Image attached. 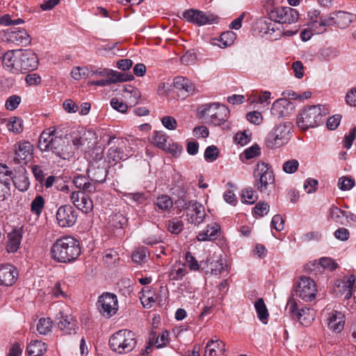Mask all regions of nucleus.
I'll return each mask as SVG.
<instances>
[{
  "label": "nucleus",
  "instance_id": "nucleus-46",
  "mask_svg": "<svg viewBox=\"0 0 356 356\" xmlns=\"http://www.w3.org/2000/svg\"><path fill=\"white\" fill-rule=\"evenodd\" d=\"M71 74H72V76L75 80H79L81 77H86V78L92 77V70H90L88 67H77L72 70Z\"/></svg>",
  "mask_w": 356,
  "mask_h": 356
},
{
  "label": "nucleus",
  "instance_id": "nucleus-60",
  "mask_svg": "<svg viewBox=\"0 0 356 356\" xmlns=\"http://www.w3.org/2000/svg\"><path fill=\"white\" fill-rule=\"evenodd\" d=\"M30 168L35 179L40 184H42L44 181V173L42 167L38 165H32Z\"/></svg>",
  "mask_w": 356,
  "mask_h": 356
},
{
  "label": "nucleus",
  "instance_id": "nucleus-50",
  "mask_svg": "<svg viewBox=\"0 0 356 356\" xmlns=\"http://www.w3.org/2000/svg\"><path fill=\"white\" fill-rule=\"evenodd\" d=\"M218 154V148L215 145H211L206 148L204 156L206 161L213 162L217 159Z\"/></svg>",
  "mask_w": 356,
  "mask_h": 356
},
{
  "label": "nucleus",
  "instance_id": "nucleus-34",
  "mask_svg": "<svg viewBox=\"0 0 356 356\" xmlns=\"http://www.w3.org/2000/svg\"><path fill=\"white\" fill-rule=\"evenodd\" d=\"M346 213H347V212L345 211H343L339 207L332 205L328 211L327 220H332L339 225H343V218L345 217Z\"/></svg>",
  "mask_w": 356,
  "mask_h": 356
},
{
  "label": "nucleus",
  "instance_id": "nucleus-38",
  "mask_svg": "<svg viewBox=\"0 0 356 356\" xmlns=\"http://www.w3.org/2000/svg\"><path fill=\"white\" fill-rule=\"evenodd\" d=\"M355 282V277L351 275L348 277H345L342 281V288H344L345 298L349 299L353 296V291L354 288V284Z\"/></svg>",
  "mask_w": 356,
  "mask_h": 356
},
{
  "label": "nucleus",
  "instance_id": "nucleus-7",
  "mask_svg": "<svg viewBox=\"0 0 356 356\" xmlns=\"http://www.w3.org/2000/svg\"><path fill=\"white\" fill-rule=\"evenodd\" d=\"M182 17L187 22L198 26L217 24L219 20L217 15L210 12H204L194 8L186 10L182 14Z\"/></svg>",
  "mask_w": 356,
  "mask_h": 356
},
{
  "label": "nucleus",
  "instance_id": "nucleus-27",
  "mask_svg": "<svg viewBox=\"0 0 356 356\" xmlns=\"http://www.w3.org/2000/svg\"><path fill=\"white\" fill-rule=\"evenodd\" d=\"M334 24L341 29L348 26L355 19V15L344 11H337L334 13Z\"/></svg>",
  "mask_w": 356,
  "mask_h": 356
},
{
  "label": "nucleus",
  "instance_id": "nucleus-53",
  "mask_svg": "<svg viewBox=\"0 0 356 356\" xmlns=\"http://www.w3.org/2000/svg\"><path fill=\"white\" fill-rule=\"evenodd\" d=\"M21 102V97L17 95L10 96L5 104V107L8 111L15 110Z\"/></svg>",
  "mask_w": 356,
  "mask_h": 356
},
{
  "label": "nucleus",
  "instance_id": "nucleus-56",
  "mask_svg": "<svg viewBox=\"0 0 356 356\" xmlns=\"http://www.w3.org/2000/svg\"><path fill=\"white\" fill-rule=\"evenodd\" d=\"M241 197L248 204H253L257 199L254 191L251 188H245L242 191Z\"/></svg>",
  "mask_w": 356,
  "mask_h": 356
},
{
  "label": "nucleus",
  "instance_id": "nucleus-15",
  "mask_svg": "<svg viewBox=\"0 0 356 356\" xmlns=\"http://www.w3.org/2000/svg\"><path fill=\"white\" fill-rule=\"evenodd\" d=\"M18 276L17 268L10 264L0 265V284L5 286H12L15 283Z\"/></svg>",
  "mask_w": 356,
  "mask_h": 356
},
{
  "label": "nucleus",
  "instance_id": "nucleus-62",
  "mask_svg": "<svg viewBox=\"0 0 356 356\" xmlns=\"http://www.w3.org/2000/svg\"><path fill=\"white\" fill-rule=\"evenodd\" d=\"M243 154L247 159L254 158L260 154V147L257 144H254L252 147L246 149Z\"/></svg>",
  "mask_w": 356,
  "mask_h": 356
},
{
  "label": "nucleus",
  "instance_id": "nucleus-21",
  "mask_svg": "<svg viewBox=\"0 0 356 356\" xmlns=\"http://www.w3.org/2000/svg\"><path fill=\"white\" fill-rule=\"evenodd\" d=\"M33 146L28 141L19 142L16 144L15 156L13 159L15 163L19 164L26 161L32 154Z\"/></svg>",
  "mask_w": 356,
  "mask_h": 356
},
{
  "label": "nucleus",
  "instance_id": "nucleus-26",
  "mask_svg": "<svg viewBox=\"0 0 356 356\" xmlns=\"http://www.w3.org/2000/svg\"><path fill=\"white\" fill-rule=\"evenodd\" d=\"M220 227L216 222L207 225V229L198 234L197 238L199 241H212L217 238Z\"/></svg>",
  "mask_w": 356,
  "mask_h": 356
},
{
  "label": "nucleus",
  "instance_id": "nucleus-29",
  "mask_svg": "<svg viewBox=\"0 0 356 356\" xmlns=\"http://www.w3.org/2000/svg\"><path fill=\"white\" fill-rule=\"evenodd\" d=\"M190 215L189 222L192 224L200 225L204 221L206 216L204 207L200 202H195Z\"/></svg>",
  "mask_w": 356,
  "mask_h": 356
},
{
  "label": "nucleus",
  "instance_id": "nucleus-14",
  "mask_svg": "<svg viewBox=\"0 0 356 356\" xmlns=\"http://www.w3.org/2000/svg\"><path fill=\"white\" fill-rule=\"evenodd\" d=\"M295 109L293 104L286 98L277 99L270 108L271 115L277 118H284L289 116Z\"/></svg>",
  "mask_w": 356,
  "mask_h": 356
},
{
  "label": "nucleus",
  "instance_id": "nucleus-10",
  "mask_svg": "<svg viewBox=\"0 0 356 356\" xmlns=\"http://www.w3.org/2000/svg\"><path fill=\"white\" fill-rule=\"evenodd\" d=\"M269 15L274 22L282 24H293L299 17L298 12L290 7L275 8L270 10Z\"/></svg>",
  "mask_w": 356,
  "mask_h": 356
},
{
  "label": "nucleus",
  "instance_id": "nucleus-30",
  "mask_svg": "<svg viewBox=\"0 0 356 356\" xmlns=\"http://www.w3.org/2000/svg\"><path fill=\"white\" fill-rule=\"evenodd\" d=\"M47 346L45 343L35 340L30 342L26 348L29 356H42L47 351Z\"/></svg>",
  "mask_w": 356,
  "mask_h": 356
},
{
  "label": "nucleus",
  "instance_id": "nucleus-57",
  "mask_svg": "<svg viewBox=\"0 0 356 356\" xmlns=\"http://www.w3.org/2000/svg\"><path fill=\"white\" fill-rule=\"evenodd\" d=\"M269 205L265 202H259L254 207V213L260 217L266 215L269 211Z\"/></svg>",
  "mask_w": 356,
  "mask_h": 356
},
{
  "label": "nucleus",
  "instance_id": "nucleus-4",
  "mask_svg": "<svg viewBox=\"0 0 356 356\" xmlns=\"http://www.w3.org/2000/svg\"><path fill=\"white\" fill-rule=\"evenodd\" d=\"M200 113L206 123L220 126L227 120L229 109L218 103L207 104L202 106Z\"/></svg>",
  "mask_w": 356,
  "mask_h": 356
},
{
  "label": "nucleus",
  "instance_id": "nucleus-55",
  "mask_svg": "<svg viewBox=\"0 0 356 356\" xmlns=\"http://www.w3.org/2000/svg\"><path fill=\"white\" fill-rule=\"evenodd\" d=\"M299 162L296 159H291L283 163L282 169L288 174L294 173L298 168Z\"/></svg>",
  "mask_w": 356,
  "mask_h": 356
},
{
  "label": "nucleus",
  "instance_id": "nucleus-2",
  "mask_svg": "<svg viewBox=\"0 0 356 356\" xmlns=\"http://www.w3.org/2000/svg\"><path fill=\"white\" fill-rule=\"evenodd\" d=\"M135 334L129 330H120L115 332L109 339L111 349L118 354H127L136 346Z\"/></svg>",
  "mask_w": 356,
  "mask_h": 356
},
{
  "label": "nucleus",
  "instance_id": "nucleus-59",
  "mask_svg": "<svg viewBox=\"0 0 356 356\" xmlns=\"http://www.w3.org/2000/svg\"><path fill=\"white\" fill-rule=\"evenodd\" d=\"M354 185V180L346 177H341L338 181V186L342 191L350 190L353 187Z\"/></svg>",
  "mask_w": 356,
  "mask_h": 356
},
{
  "label": "nucleus",
  "instance_id": "nucleus-33",
  "mask_svg": "<svg viewBox=\"0 0 356 356\" xmlns=\"http://www.w3.org/2000/svg\"><path fill=\"white\" fill-rule=\"evenodd\" d=\"M13 183L15 186L22 192H24L28 190L30 182L26 170H24L19 173L17 176L13 178Z\"/></svg>",
  "mask_w": 356,
  "mask_h": 356
},
{
  "label": "nucleus",
  "instance_id": "nucleus-5",
  "mask_svg": "<svg viewBox=\"0 0 356 356\" xmlns=\"http://www.w3.org/2000/svg\"><path fill=\"white\" fill-rule=\"evenodd\" d=\"M292 127L293 124L289 122L276 125L266 138V146L270 149H275L286 144L291 138Z\"/></svg>",
  "mask_w": 356,
  "mask_h": 356
},
{
  "label": "nucleus",
  "instance_id": "nucleus-39",
  "mask_svg": "<svg viewBox=\"0 0 356 356\" xmlns=\"http://www.w3.org/2000/svg\"><path fill=\"white\" fill-rule=\"evenodd\" d=\"M134 79V76L131 74L111 70L110 79L112 83L131 81Z\"/></svg>",
  "mask_w": 356,
  "mask_h": 356
},
{
  "label": "nucleus",
  "instance_id": "nucleus-44",
  "mask_svg": "<svg viewBox=\"0 0 356 356\" xmlns=\"http://www.w3.org/2000/svg\"><path fill=\"white\" fill-rule=\"evenodd\" d=\"M7 128L14 134H19L23 131L22 121L18 117H11L7 124Z\"/></svg>",
  "mask_w": 356,
  "mask_h": 356
},
{
  "label": "nucleus",
  "instance_id": "nucleus-36",
  "mask_svg": "<svg viewBox=\"0 0 356 356\" xmlns=\"http://www.w3.org/2000/svg\"><path fill=\"white\" fill-rule=\"evenodd\" d=\"M254 307L259 319L264 324L267 323L269 316L268 309L262 298H259L254 303Z\"/></svg>",
  "mask_w": 356,
  "mask_h": 356
},
{
  "label": "nucleus",
  "instance_id": "nucleus-9",
  "mask_svg": "<svg viewBox=\"0 0 356 356\" xmlns=\"http://www.w3.org/2000/svg\"><path fill=\"white\" fill-rule=\"evenodd\" d=\"M97 307L103 316L109 318L115 314L118 309L117 296L111 293H104L99 297Z\"/></svg>",
  "mask_w": 356,
  "mask_h": 356
},
{
  "label": "nucleus",
  "instance_id": "nucleus-51",
  "mask_svg": "<svg viewBox=\"0 0 356 356\" xmlns=\"http://www.w3.org/2000/svg\"><path fill=\"white\" fill-rule=\"evenodd\" d=\"M186 268L184 267L174 266L169 272L168 277L171 280L177 281L181 280L186 275Z\"/></svg>",
  "mask_w": 356,
  "mask_h": 356
},
{
  "label": "nucleus",
  "instance_id": "nucleus-31",
  "mask_svg": "<svg viewBox=\"0 0 356 356\" xmlns=\"http://www.w3.org/2000/svg\"><path fill=\"white\" fill-rule=\"evenodd\" d=\"M22 234L19 230H14L8 235L6 250L8 252H15L19 249Z\"/></svg>",
  "mask_w": 356,
  "mask_h": 356
},
{
  "label": "nucleus",
  "instance_id": "nucleus-1",
  "mask_svg": "<svg viewBox=\"0 0 356 356\" xmlns=\"http://www.w3.org/2000/svg\"><path fill=\"white\" fill-rule=\"evenodd\" d=\"M50 254L51 259L59 263H70L81 254V246L78 240L70 236L56 239L53 243Z\"/></svg>",
  "mask_w": 356,
  "mask_h": 356
},
{
  "label": "nucleus",
  "instance_id": "nucleus-24",
  "mask_svg": "<svg viewBox=\"0 0 356 356\" xmlns=\"http://www.w3.org/2000/svg\"><path fill=\"white\" fill-rule=\"evenodd\" d=\"M58 326L64 334L68 335L76 334L79 329L77 321L70 316H62Z\"/></svg>",
  "mask_w": 356,
  "mask_h": 356
},
{
  "label": "nucleus",
  "instance_id": "nucleus-16",
  "mask_svg": "<svg viewBox=\"0 0 356 356\" xmlns=\"http://www.w3.org/2000/svg\"><path fill=\"white\" fill-rule=\"evenodd\" d=\"M70 200L78 209L85 213L90 212L93 208L92 201L86 193L72 192L70 195Z\"/></svg>",
  "mask_w": 356,
  "mask_h": 356
},
{
  "label": "nucleus",
  "instance_id": "nucleus-47",
  "mask_svg": "<svg viewBox=\"0 0 356 356\" xmlns=\"http://www.w3.org/2000/svg\"><path fill=\"white\" fill-rule=\"evenodd\" d=\"M166 137L165 136L157 131H154L152 136V143L159 148L162 149H166Z\"/></svg>",
  "mask_w": 356,
  "mask_h": 356
},
{
  "label": "nucleus",
  "instance_id": "nucleus-54",
  "mask_svg": "<svg viewBox=\"0 0 356 356\" xmlns=\"http://www.w3.org/2000/svg\"><path fill=\"white\" fill-rule=\"evenodd\" d=\"M268 23H269V19L266 17H261L257 19L254 26V31L261 34H266Z\"/></svg>",
  "mask_w": 356,
  "mask_h": 356
},
{
  "label": "nucleus",
  "instance_id": "nucleus-20",
  "mask_svg": "<svg viewBox=\"0 0 356 356\" xmlns=\"http://www.w3.org/2000/svg\"><path fill=\"white\" fill-rule=\"evenodd\" d=\"M344 315L337 310H332L327 314V327L335 332H340L344 327Z\"/></svg>",
  "mask_w": 356,
  "mask_h": 356
},
{
  "label": "nucleus",
  "instance_id": "nucleus-8",
  "mask_svg": "<svg viewBox=\"0 0 356 356\" xmlns=\"http://www.w3.org/2000/svg\"><path fill=\"white\" fill-rule=\"evenodd\" d=\"M316 285L312 279L306 276L299 278L296 286L297 296L305 302H310L316 298Z\"/></svg>",
  "mask_w": 356,
  "mask_h": 356
},
{
  "label": "nucleus",
  "instance_id": "nucleus-22",
  "mask_svg": "<svg viewBox=\"0 0 356 356\" xmlns=\"http://www.w3.org/2000/svg\"><path fill=\"white\" fill-rule=\"evenodd\" d=\"M94 136L95 134L92 131H83L81 135L79 133L74 131L70 138H72V143L78 149L80 147L89 148L91 145H93L94 143H92V140L94 139Z\"/></svg>",
  "mask_w": 356,
  "mask_h": 356
},
{
  "label": "nucleus",
  "instance_id": "nucleus-49",
  "mask_svg": "<svg viewBox=\"0 0 356 356\" xmlns=\"http://www.w3.org/2000/svg\"><path fill=\"white\" fill-rule=\"evenodd\" d=\"M52 322L50 318H40L37 325V330L40 334H47L51 328Z\"/></svg>",
  "mask_w": 356,
  "mask_h": 356
},
{
  "label": "nucleus",
  "instance_id": "nucleus-13",
  "mask_svg": "<svg viewBox=\"0 0 356 356\" xmlns=\"http://www.w3.org/2000/svg\"><path fill=\"white\" fill-rule=\"evenodd\" d=\"M72 139L65 135L62 136L60 135L58 140L54 143V149L53 152L58 156L63 159H70L72 158L75 151L76 150V147L74 144H71Z\"/></svg>",
  "mask_w": 356,
  "mask_h": 356
},
{
  "label": "nucleus",
  "instance_id": "nucleus-25",
  "mask_svg": "<svg viewBox=\"0 0 356 356\" xmlns=\"http://www.w3.org/2000/svg\"><path fill=\"white\" fill-rule=\"evenodd\" d=\"M8 40L17 44L29 43V35L25 29H13L8 30Z\"/></svg>",
  "mask_w": 356,
  "mask_h": 356
},
{
  "label": "nucleus",
  "instance_id": "nucleus-61",
  "mask_svg": "<svg viewBox=\"0 0 356 356\" xmlns=\"http://www.w3.org/2000/svg\"><path fill=\"white\" fill-rule=\"evenodd\" d=\"M24 22V21L21 18L12 19L10 16L8 15H5L2 16L0 19V24L4 26L18 25Z\"/></svg>",
  "mask_w": 356,
  "mask_h": 356
},
{
  "label": "nucleus",
  "instance_id": "nucleus-28",
  "mask_svg": "<svg viewBox=\"0 0 356 356\" xmlns=\"http://www.w3.org/2000/svg\"><path fill=\"white\" fill-rule=\"evenodd\" d=\"M73 183L77 188L81 189L82 193H94L95 185L89 181V178L83 175H76L74 177Z\"/></svg>",
  "mask_w": 356,
  "mask_h": 356
},
{
  "label": "nucleus",
  "instance_id": "nucleus-11",
  "mask_svg": "<svg viewBox=\"0 0 356 356\" xmlns=\"http://www.w3.org/2000/svg\"><path fill=\"white\" fill-rule=\"evenodd\" d=\"M56 216L58 225L63 228L72 227L77 220L76 211L69 204L60 206L56 211Z\"/></svg>",
  "mask_w": 356,
  "mask_h": 356
},
{
  "label": "nucleus",
  "instance_id": "nucleus-42",
  "mask_svg": "<svg viewBox=\"0 0 356 356\" xmlns=\"http://www.w3.org/2000/svg\"><path fill=\"white\" fill-rule=\"evenodd\" d=\"M296 316L299 322L305 326H307L310 324L311 321L314 320L312 315H310L309 314V309L307 307L299 309L297 312Z\"/></svg>",
  "mask_w": 356,
  "mask_h": 356
},
{
  "label": "nucleus",
  "instance_id": "nucleus-32",
  "mask_svg": "<svg viewBox=\"0 0 356 356\" xmlns=\"http://www.w3.org/2000/svg\"><path fill=\"white\" fill-rule=\"evenodd\" d=\"M124 98L129 102L131 106H135L138 99L140 97V91L132 86H126L124 88Z\"/></svg>",
  "mask_w": 356,
  "mask_h": 356
},
{
  "label": "nucleus",
  "instance_id": "nucleus-17",
  "mask_svg": "<svg viewBox=\"0 0 356 356\" xmlns=\"http://www.w3.org/2000/svg\"><path fill=\"white\" fill-rule=\"evenodd\" d=\"M60 135L56 129L52 131H43L38 140V147L41 151L54 149V143L58 140Z\"/></svg>",
  "mask_w": 356,
  "mask_h": 356
},
{
  "label": "nucleus",
  "instance_id": "nucleus-52",
  "mask_svg": "<svg viewBox=\"0 0 356 356\" xmlns=\"http://www.w3.org/2000/svg\"><path fill=\"white\" fill-rule=\"evenodd\" d=\"M235 39V34L232 31H226L222 33L220 36V42L221 47H226L231 45Z\"/></svg>",
  "mask_w": 356,
  "mask_h": 356
},
{
  "label": "nucleus",
  "instance_id": "nucleus-45",
  "mask_svg": "<svg viewBox=\"0 0 356 356\" xmlns=\"http://www.w3.org/2000/svg\"><path fill=\"white\" fill-rule=\"evenodd\" d=\"M334 24V13H331L329 17H319V21L318 23V29H314L318 33H323L325 31V26Z\"/></svg>",
  "mask_w": 356,
  "mask_h": 356
},
{
  "label": "nucleus",
  "instance_id": "nucleus-43",
  "mask_svg": "<svg viewBox=\"0 0 356 356\" xmlns=\"http://www.w3.org/2000/svg\"><path fill=\"white\" fill-rule=\"evenodd\" d=\"M44 207V200L40 195H37L31 203V211L40 216Z\"/></svg>",
  "mask_w": 356,
  "mask_h": 356
},
{
  "label": "nucleus",
  "instance_id": "nucleus-37",
  "mask_svg": "<svg viewBox=\"0 0 356 356\" xmlns=\"http://www.w3.org/2000/svg\"><path fill=\"white\" fill-rule=\"evenodd\" d=\"M107 158L109 162L112 161L116 163L120 160L127 159L128 156L119 147H111L108 150Z\"/></svg>",
  "mask_w": 356,
  "mask_h": 356
},
{
  "label": "nucleus",
  "instance_id": "nucleus-6",
  "mask_svg": "<svg viewBox=\"0 0 356 356\" xmlns=\"http://www.w3.org/2000/svg\"><path fill=\"white\" fill-rule=\"evenodd\" d=\"M254 186L261 193H264L269 185L273 184L275 177L270 166L263 161L258 162L254 171Z\"/></svg>",
  "mask_w": 356,
  "mask_h": 356
},
{
  "label": "nucleus",
  "instance_id": "nucleus-18",
  "mask_svg": "<svg viewBox=\"0 0 356 356\" xmlns=\"http://www.w3.org/2000/svg\"><path fill=\"white\" fill-rule=\"evenodd\" d=\"M22 63V73L32 71L37 68L38 59L36 54L31 50H18Z\"/></svg>",
  "mask_w": 356,
  "mask_h": 356
},
{
  "label": "nucleus",
  "instance_id": "nucleus-3",
  "mask_svg": "<svg viewBox=\"0 0 356 356\" xmlns=\"http://www.w3.org/2000/svg\"><path fill=\"white\" fill-rule=\"evenodd\" d=\"M321 105L309 106L301 110L296 119L298 127L302 131L314 128L323 122L325 113H322Z\"/></svg>",
  "mask_w": 356,
  "mask_h": 356
},
{
  "label": "nucleus",
  "instance_id": "nucleus-19",
  "mask_svg": "<svg viewBox=\"0 0 356 356\" xmlns=\"http://www.w3.org/2000/svg\"><path fill=\"white\" fill-rule=\"evenodd\" d=\"M174 87L179 96L183 98L192 95L195 91V85L188 79L184 76H177L174 79Z\"/></svg>",
  "mask_w": 356,
  "mask_h": 356
},
{
  "label": "nucleus",
  "instance_id": "nucleus-40",
  "mask_svg": "<svg viewBox=\"0 0 356 356\" xmlns=\"http://www.w3.org/2000/svg\"><path fill=\"white\" fill-rule=\"evenodd\" d=\"M17 50L8 51L2 56V63L3 67L8 71H12L13 67V62L16 58Z\"/></svg>",
  "mask_w": 356,
  "mask_h": 356
},
{
  "label": "nucleus",
  "instance_id": "nucleus-63",
  "mask_svg": "<svg viewBox=\"0 0 356 356\" xmlns=\"http://www.w3.org/2000/svg\"><path fill=\"white\" fill-rule=\"evenodd\" d=\"M10 195V182L0 180V201L5 200Z\"/></svg>",
  "mask_w": 356,
  "mask_h": 356
},
{
  "label": "nucleus",
  "instance_id": "nucleus-23",
  "mask_svg": "<svg viewBox=\"0 0 356 356\" xmlns=\"http://www.w3.org/2000/svg\"><path fill=\"white\" fill-rule=\"evenodd\" d=\"M225 344L220 339H211L207 343L204 356H224Z\"/></svg>",
  "mask_w": 356,
  "mask_h": 356
},
{
  "label": "nucleus",
  "instance_id": "nucleus-64",
  "mask_svg": "<svg viewBox=\"0 0 356 356\" xmlns=\"http://www.w3.org/2000/svg\"><path fill=\"white\" fill-rule=\"evenodd\" d=\"M186 263L191 270H198L200 269V264L197 259L191 254V252H188L186 254Z\"/></svg>",
  "mask_w": 356,
  "mask_h": 356
},
{
  "label": "nucleus",
  "instance_id": "nucleus-41",
  "mask_svg": "<svg viewBox=\"0 0 356 356\" xmlns=\"http://www.w3.org/2000/svg\"><path fill=\"white\" fill-rule=\"evenodd\" d=\"M154 204L163 211L170 210L173 205L172 199L167 195H162L156 198Z\"/></svg>",
  "mask_w": 356,
  "mask_h": 356
},
{
  "label": "nucleus",
  "instance_id": "nucleus-35",
  "mask_svg": "<svg viewBox=\"0 0 356 356\" xmlns=\"http://www.w3.org/2000/svg\"><path fill=\"white\" fill-rule=\"evenodd\" d=\"M127 222V218L120 212H114L109 216V225L118 229H122Z\"/></svg>",
  "mask_w": 356,
  "mask_h": 356
},
{
  "label": "nucleus",
  "instance_id": "nucleus-48",
  "mask_svg": "<svg viewBox=\"0 0 356 356\" xmlns=\"http://www.w3.org/2000/svg\"><path fill=\"white\" fill-rule=\"evenodd\" d=\"M184 224L181 220L177 218H173L168 222L167 229L171 234H178L182 230Z\"/></svg>",
  "mask_w": 356,
  "mask_h": 356
},
{
  "label": "nucleus",
  "instance_id": "nucleus-58",
  "mask_svg": "<svg viewBox=\"0 0 356 356\" xmlns=\"http://www.w3.org/2000/svg\"><path fill=\"white\" fill-rule=\"evenodd\" d=\"M209 264V268L211 270V274L218 275L220 274L224 270L225 263L222 259L217 260L216 261H211Z\"/></svg>",
  "mask_w": 356,
  "mask_h": 356
},
{
  "label": "nucleus",
  "instance_id": "nucleus-12",
  "mask_svg": "<svg viewBox=\"0 0 356 356\" xmlns=\"http://www.w3.org/2000/svg\"><path fill=\"white\" fill-rule=\"evenodd\" d=\"M108 165L106 161L100 159L91 163L87 170V175L89 179L95 183H103L106 178L108 173Z\"/></svg>",
  "mask_w": 356,
  "mask_h": 356
}]
</instances>
